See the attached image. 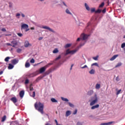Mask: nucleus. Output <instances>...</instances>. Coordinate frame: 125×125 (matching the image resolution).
I'll list each match as a JSON object with an SVG mask.
<instances>
[{
    "label": "nucleus",
    "mask_w": 125,
    "mask_h": 125,
    "mask_svg": "<svg viewBox=\"0 0 125 125\" xmlns=\"http://www.w3.org/2000/svg\"><path fill=\"white\" fill-rule=\"evenodd\" d=\"M35 108L36 110L40 112L41 114H43V104L41 102L35 104Z\"/></svg>",
    "instance_id": "1"
},
{
    "label": "nucleus",
    "mask_w": 125,
    "mask_h": 125,
    "mask_svg": "<svg viewBox=\"0 0 125 125\" xmlns=\"http://www.w3.org/2000/svg\"><path fill=\"white\" fill-rule=\"evenodd\" d=\"M50 65H52V63H49L45 65L44 66L41 67L39 70L40 73L42 74V73H44V72H45V70H46V68H47V67H49Z\"/></svg>",
    "instance_id": "2"
},
{
    "label": "nucleus",
    "mask_w": 125,
    "mask_h": 125,
    "mask_svg": "<svg viewBox=\"0 0 125 125\" xmlns=\"http://www.w3.org/2000/svg\"><path fill=\"white\" fill-rule=\"evenodd\" d=\"M77 51H78V49H77L73 50H71V51H70V49H68L66 51L65 55H68V54H72V55L75 54V53H76V52H77Z\"/></svg>",
    "instance_id": "3"
},
{
    "label": "nucleus",
    "mask_w": 125,
    "mask_h": 125,
    "mask_svg": "<svg viewBox=\"0 0 125 125\" xmlns=\"http://www.w3.org/2000/svg\"><path fill=\"white\" fill-rule=\"evenodd\" d=\"M28 28H29V25H28L27 24L24 23L22 24L21 26V30H23V29L25 30V29H26L25 32H28V31L30 30V29Z\"/></svg>",
    "instance_id": "4"
},
{
    "label": "nucleus",
    "mask_w": 125,
    "mask_h": 125,
    "mask_svg": "<svg viewBox=\"0 0 125 125\" xmlns=\"http://www.w3.org/2000/svg\"><path fill=\"white\" fill-rule=\"evenodd\" d=\"M89 37V35L85 34H82L81 35V38L82 39L83 41H85Z\"/></svg>",
    "instance_id": "5"
},
{
    "label": "nucleus",
    "mask_w": 125,
    "mask_h": 125,
    "mask_svg": "<svg viewBox=\"0 0 125 125\" xmlns=\"http://www.w3.org/2000/svg\"><path fill=\"white\" fill-rule=\"evenodd\" d=\"M42 29H45V30H48V31H49V32H51L52 33H55V31L48 26H43L42 27Z\"/></svg>",
    "instance_id": "6"
},
{
    "label": "nucleus",
    "mask_w": 125,
    "mask_h": 125,
    "mask_svg": "<svg viewBox=\"0 0 125 125\" xmlns=\"http://www.w3.org/2000/svg\"><path fill=\"white\" fill-rule=\"evenodd\" d=\"M98 101V98H97V97H96L95 99L90 103V106H93L94 104H96V103H97Z\"/></svg>",
    "instance_id": "7"
},
{
    "label": "nucleus",
    "mask_w": 125,
    "mask_h": 125,
    "mask_svg": "<svg viewBox=\"0 0 125 125\" xmlns=\"http://www.w3.org/2000/svg\"><path fill=\"white\" fill-rule=\"evenodd\" d=\"M11 101H12L13 103L14 104H16V103H17V98H16V97H12L11 99H10Z\"/></svg>",
    "instance_id": "8"
},
{
    "label": "nucleus",
    "mask_w": 125,
    "mask_h": 125,
    "mask_svg": "<svg viewBox=\"0 0 125 125\" xmlns=\"http://www.w3.org/2000/svg\"><path fill=\"white\" fill-rule=\"evenodd\" d=\"M112 124H115V122L111 121V122H109L108 123H102V124H101V125H112Z\"/></svg>",
    "instance_id": "9"
},
{
    "label": "nucleus",
    "mask_w": 125,
    "mask_h": 125,
    "mask_svg": "<svg viewBox=\"0 0 125 125\" xmlns=\"http://www.w3.org/2000/svg\"><path fill=\"white\" fill-rule=\"evenodd\" d=\"M19 61L18 60H16V59L12 60L11 61V63H13V65H16V64L18 63Z\"/></svg>",
    "instance_id": "10"
},
{
    "label": "nucleus",
    "mask_w": 125,
    "mask_h": 125,
    "mask_svg": "<svg viewBox=\"0 0 125 125\" xmlns=\"http://www.w3.org/2000/svg\"><path fill=\"white\" fill-rule=\"evenodd\" d=\"M24 94H25V92L23 90H21L20 92V97L21 98H23L24 97Z\"/></svg>",
    "instance_id": "11"
},
{
    "label": "nucleus",
    "mask_w": 125,
    "mask_h": 125,
    "mask_svg": "<svg viewBox=\"0 0 125 125\" xmlns=\"http://www.w3.org/2000/svg\"><path fill=\"white\" fill-rule=\"evenodd\" d=\"M32 45L29 43L28 41H25L24 42V47H28V46H31Z\"/></svg>",
    "instance_id": "12"
},
{
    "label": "nucleus",
    "mask_w": 125,
    "mask_h": 125,
    "mask_svg": "<svg viewBox=\"0 0 125 125\" xmlns=\"http://www.w3.org/2000/svg\"><path fill=\"white\" fill-rule=\"evenodd\" d=\"M118 56H119V55H115L114 56H113L110 59V61H114V60H115V59H116V58H117V57H118Z\"/></svg>",
    "instance_id": "13"
},
{
    "label": "nucleus",
    "mask_w": 125,
    "mask_h": 125,
    "mask_svg": "<svg viewBox=\"0 0 125 125\" xmlns=\"http://www.w3.org/2000/svg\"><path fill=\"white\" fill-rule=\"evenodd\" d=\"M14 67V66L11 63H10L9 64V65L8 66V69L9 70H11V69H13Z\"/></svg>",
    "instance_id": "14"
},
{
    "label": "nucleus",
    "mask_w": 125,
    "mask_h": 125,
    "mask_svg": "<svg viewBox=\"0 0 125 125\" xmlns=\"http://www.w3.org/2000/svg\"><path fill=\"white\" fill-rule=\"evenodd\" d=\"M96 108H99V104H96L91 107L92 110H94V109H96Z\"/></svg>",
    "instance_id": "15"
},
{
    "label": "nucleus",
    "mask_w": 125,
    "mask_h": 125,
    "mask_svg": "<svg viewBox=\"0 0 125 125\" xmlns=\"http://www.w3.org/2000/svg\"><path fill=\"white\" fill-rule=\"evenodd\" d=\"M70 115H71V111L67 110L66 112L65 117H69V116H70Z\"/></svg>",
    "instance_id": "16"
},
{
    "label": "nucleus",
    "mask_w": 125,
    "mask_h": 125,
    "mask_svg": "<svg viewBox=\"0 0 125 125\" xmlns=\"http://www.w3.org/2000/svg\"><path fill=\"white\" fill-rule=\"evenodd\" d=\"M84 5L85 6L86 9L88 11H89V10H90V8H89V6H88V5H87L86 3H85Z\"/></svg>",
    "instance_id": "17"
},
{
    "label": "nucleus",
    "mask_w": 125,
    "mask_h": 125,
    "mask_svg": "<svg viewBox=\"0 0 125 125\" xmlns=\"http://www.w3.org/2000/svg\"><path fill=\"white\" fill-rule=\"evenodd\" d=\"M65 12H66V13H67V14H69L70 15H72V13H71V12H70V10H69V9H66L65 10Z\"/></svg>",
    "instance_id": "18"
},
{
    "label": "nucleus",
    "mask_w": 125,
    "mask_h": 125,
    "mask_svg": "<svg viewBox=\"0 0 125 125\" xmlns=\"http://www.w3.org/2000/svg\"><path fill=\"white\" fill-rule=\"evenodd\" d=\"M89 74H90L91 75H93L94 74H95V70H94V69H91L89 72Z\"/></svg>",
    "instance_id": "19"
},
{
    "label": "nucleus",
    "mask_w": 125,
    "mask_h": 125,
    "mask_svg": "<svg viewBox=\"0 0 125 125\" xmlns=\"http://www.w3.org/2000/svg\"><path fill=\"white\" fill-rule=\"evenodd\" d=\"M27 77L28 78H34V77H35V74H34V73H31L30 74L27 75Z\"/></svg>",
    "instance_id": "20"
},
{
    "label": "nucleus",
    "mask_w": 125,
    "mask_h": 125,
    "mask_svg": "<svg viewBox=\"0 0 125 125\" xmlns=\"http://www.w3.org/2000/svg\"><path fill=\"white\" fill-rule=\"evenodd\" d=\"M11 43L12 44V45H17V42L16 41H12Z\"/></svg>",
    "instance_id": "21"
},
{
    "label": "nucleus",
    "mask_w": 125,
    "mask_h": 125,
    "mask_svg": "<svg viewBox=\"0 0 125 125\" xmlns=\"http://www.w3.org/2000/svg\"><path fill=\"white\" fill-rule=\"evenodd\" d=\"M71 45H72V44L67 43L64 46V47H65V48H68V47H70L71 46Z\"/></svg>",
    "instance_id": "22"
},
{
    "label": "nucleus",
    "mask_w": 125,
    "mask_h": 125,
    "mask_svg": "<svg viewBox=\"0 0 125 125\" xmlns=\"http://www.w3.org/2000/svg\"><path fill=\"white\" fill-rule=\"evenodd\" d=\"M58 52H59V50H58V48H55L53 51V53H58Z\"/></svg>",
    "instance_id": "23"
},
{
    "label": "nucleus",
    "mask_w": 125,
    "mask_h": 125,
    "mask_svg": "<svg viewBox=\"0 0 125 125\" xmlns=\"http://www.w3.org/2000/svg\"><path fill=\"white\" fill-rule=\"evenodd\" d=\"M30 66V63L27 62L25 63V68H29Z\"/></svg>",
    "instance_id": "24"
},
{
    "label": "nucleus",
    "mask_w": 125,
    "mask_h": 125,
    "mask_svg": "<svg viewBox=\"0 0 125 125\" xmlns=\"http://www.w3.org/2000/svg\"><path fill=\"white\" fill-rule=\"evenodd\" d=\"M61 99L63 101H65V102H69V100H68L67 98L62 97Z\"/></svg>",
    "instance_id": "25"
},
{
    "label": "nucleus",
    "mask_w": 125,
    "mask_h": 125,
    "mask_svg": "<svg viewBox=\"0 0 125 125\" xmlns=\"http://www.w3.org/2000/svg\"><path fill=\"white\" fill-rule=\"evenodd\" d=\"M51 101H52V102H53V103H56V102H58L57 100H56V99H55V98H52L51 99Z\"/></svg>",
    "instance_id": "26"
},
{
    "label": "nucleus",
    "mask_w": 125,
    "mask_h": 125,
    "mask_svg": "<svg viewBox=\"0 0 125 125\" xmlns=\"http://www.w3.org/2000/svg\"><path fill=\"white\" fill-rule=\"evenodd\" d=\"M105 3H104V2H103L99 6V7L100 8H102V7H103Z\"/></svg>",
    "instance_id": "27"
},
{
    "label": "nucleus",
    "mask_w": 125,
    "mask_h": 125,
    "mask_svg": "<svg viewBox=\"0 0 125 125\" xmlns=\"http://www.w3.org/2000/svg\"><path fill=\"white\" fill-rule=\"evenodd\" d=\"M6 120V116L4 115V116L2 118L1 122H4V121H5Z\"/></svg>",
    "instance_id": "28"
},
{
    "label": "nucleus",
    "mask_w": 125,
    "mask_h": 125,
    "mask_svg": "<svg viewBox=\"0 0 125 125\" xmlns=\"http://www.w3.org/2000/svg\"><path fill=\"white\" fill-rule=\"evenodd\" d=\"M9 59H10V57H7L6 58H5L4 61H5V62H8V61H9Z\"/></svg>",
    "instance_id": "29"
},
{
    "label": "nucleus",
    "mask_w": 125,
    "mask_h": 125,
    "mask_svg": "<svg viewBox=\"0 0 125 125\" xmlns=\"http://www.w3.org/2000/svg\"><path fill=\"white\" fill-rule=\"evenodd\" d=\"M122 65V62H119L117 64V65L115 66V68H118V67H120V66Z\"/></svg>",
    "instance_id": "30"
},
{
    "label": "nucleus",
    "mask_w": 125,
    "mask_h": 125,
    "mask_svg": "<svg viewBox=\"0 0 125 125\" xmlns=\"http://www.w3.org/2000/svg\"><path fill=\"white\" fill-rule=\"evenodd\" d=\"M96 88L97 89H99V88H100V84H96Z\"/></svg>",
    "instance_id": "31"
},
{
    "label": "nucleus",
    "mask_w": 125,
    "mask_h": 125,
    "mask_svg": "<svg viewBox=\"0 0 125 125\" xmlns=\"http://www.w3.org/2000/svg\"><path fill=\"white\" fill-rule=\"evenodd\" d=\"M22 51V50L21 48H18L17 49V52H18V53H20V52H21Z\"/></svg>",
    "instance_id": "32"
},
{
    "label": "nucleus",
    "mask_w": 125,
    "mask_h": 125,
    "mask_svg": "<svg viewBox=\"0 0 125 125\" xmlns=\"http://www.w3.org/2000/svg\"><path fill=\"white\" fill-rule=\"evenodd\" d=\"M93 93V91H89L88 92V95H91Z\"/></svg>",
    "instance_id": "33"
},
{
    "label": "nucleus",
    "mask_w": 125,
    "mask_h": 125,
    "mask_svg": "<svg viewBox=\"0 0 125 125\" xmlns=\"http://www.w3.org/2000/svg\"><path fill=\"white\" fill-rule=\"evenodd\" d=\"M92 66H97V67H98V63L97 62H95L93 63V64H92L91 65Z\"/></svg>",
    "instance_id": "34"
},
{
    "label": "nucleus",
    "mask_w": 125,
    "mask_h": 125,
    "mask_svg": "<svg viewBox=\"0 0 125 125\" xmlns=\"http://www.w3.org/2000/svg\"><path fill=\"white\" fill-rule=\"evenodd\" d=\"M102 10L100 9H98L97 11H95L96 13H101Z\"/></svg>",
    "instance_id": "35"
},
{
    "label": "nucleus",
    "mask_w": 125,
    "mask_h": 125,
    "mask_svg": "<svg viewBox=\"0 0 125 125\" xmlns=\"http://www.w3.org/2000/svg\"><path fill=\"white\" fill-rule=\"evenodd\" d=\"M60 58H61V55H59L57 58H56L55 59V61H56L57 60H59V59H60Z\"/></svg>",
    "instance_id": "36"
},
{
    "label": "nucleus",
    "mask_w": 125,
    "mask_h": 125,
    "mask_svg": "<svg viewBox=\"0 0 125 125\" xmlns=\"http://www.w3.org/2000/svg\"><path fill=\"white\" fill-rule=\"evenodd\" d=\"M91 12L92 13L93 12H95V8H93L91 9Z\"/></svg>",
    "instance_id": "37"
},
{
    "label": "nucleus",
    "mask_w": 125,
    "mask_h": 125,
    "mask_svg": "<svg viewBox=\"0 0 125 125\" xmlns=\"http://www.w3.org/2000/svg\"><path fill=\"white\" fill-rule=\"evenodd\" d=\"M68 104H69V105L70 107H72V108L74 107V104H71V103H68Z\"/></svg>",
    "instance_id": "38"
},
{
    "label": "nucleus",
    "mask_w": 125,
    "mask_h": 125,
    "mask_svg": "<svg viewBox=\"0 0 125 125\" xmlns=\"http://www.w3.org/2000/svg\"><path fill=\"white\" fill-rule=\"evenodd\" d=\"M32 97H35L36 96V92L34 91L33 92L32 95H31Z\"/></svg>",
    "instance_id": "39"
},
{
    "label": "nucleus",
    "mask_w": 125,
    "mask_h": 125,
    "mask_svg": "<svg viewBox=\"0 0 125 125\" xmlns=\"http://www.w3.org/2000/svg\"><path fill=\"white\" fill-rule=\"evenodd\" d=\"M28 83H29V80L28 79L25 80V84H28Z\"/></svg>",
    "instance_id": "40"
},
{
    "label": "nucleus",
    "mask_w": 125,
    "mask_h": 125,
    "mask_svg": "<svg viewBox=\"0 0 125 125\" xmlns=\"http://www.w3.org/2000/svg\"><path fill=\"white\" fill-rule=\"evenodd\" d=\"M93 59H94V60H95V61L98 60V56L93 57Z\"/></svg>",
    "instance_id": "41"
},
{
    "label": "nucleus",
    "mask_w": 125,
    "mask_h": 125,
    "mask_svg": "<svg viewBox=\"0 0 125 125\" xmlns=\"http://www.w3.org/2000/svg\"><path fill=\"white\" fill-rule=\"evenodd\" d=\"M121 91H122V89L119 90L116 93L117 95H119V94L121 93Z\"/></svg>",
    "instance_id": "42"
},
{
    "label": "nucleus",
    "mask_w": 125,
    "mask_h": 125,
    "mask_svg": "<svg viewBox=\"0 0 125 125\" xmlns=\"http://www.w3.org/2000/svg\"><path fill=\"white\" fill-rule=\"evenodd\" d=\"M30 63H35V60L34 59H32L30 60Z\"/></svg>",
    "instance_id": "43"
},
{
    "label": "nucleus",
    "mask_w": 125,
    "mask_h": 125,
    "mask_svg": "<svg viewBox=\"0 0 125 125\" xmlns=\"http://www.w3.org/2000/svg\"><path fill=\"white\" fill-rule=\"evenodd\" d=\"M77 113H78V110L77 109H75V110L73 112V115H76V114H77Z\"/></svg>",
    "instance_id": "44"
},
{
    "label": "nucleus",
    "mask_w": 125,
    "mask_h": 125,
    "mask_svg": "<svg viewBox=\"0 0 125 125\" xmlns=\"http://www.w3.org/2000/svg\"><path fill=\"white\" fill-rule=\"evenodd\" d=\"M17 35H18V36H19V37H22L23 36V34H22L21 33H18Z\"/></svg>",
    "instance_id": "45"
},
{
    "label": "nucleus",
    "mask_w": 125,
    "mask_h": 125,
    "mask_svg": "<svg viewBox=\"0 0 125 125\" xmlns=\"http://www.w3.org/2000/svg\"><path fill=\"white\" fill-rule=\"evenodd\" d=\"M102 13H106V8H104V9L102 10Z\"/></svg>",
    "instance_id": "46"
},
{
    "label": "nucleus",
    "mask_w": 125,
    "mask_h": 125,
    "mask_svg": "<svg viewBox=\"0 0 125 125\" xmlns=\"http://www.w3.org/2000/svg\"><path fill=\"white\" fill-rule=\"evenodd\" d=\"M1 31H2V32H6V29L5 28H2Z\"/></svg>",
    "instance_id": "47"
},
{
    "label": "nucleus",
    "mask_w": 125,
    "mask_h": 125,
    "mask_svg": "<svg viewBox=\"0 0 125 125\" xmlns=\"http://www.w3.org/2000/svg\"><path fill=\"white\" fill-rule=\"evenodd\" d=\"M81 68L82 69H84L85 68H87V65H85L83 67H82Z\"/></svg>",
    "instance_id": "48"
},
{
    "label": "nucleus",
    "mask_w": 125,
    "mask_h": 125,
    "mask_svg": "<svg viewBox=\"0 0 125 125\" xmlns=\"http://www.w3.org/2000/svg\"><path fill=\"white\" fill-rule=\"evenodd\" d=\"M55 123L56 124V125H61L60 124H58V122H57V120L56 119L55 120Z\"/></svg>",
    "instance_id": "49"
},
{
    "label": "nucleus",
    "mask_w": 125,
    "mask_h": 125,
    "mask_svg": "<svg viewBox=\"0 0 125 125\" xmlns=\"http://www.w3.org/2000/svg\"><path fill=\"white\" fill-rule=\"evenodd\" d=\"M77 125H83V124L81 122H78Z\"/></svg>",
    "instance_id": "50"
},
{
    "label": "nucleus",
    "mask_w": 125,
    "mask_h": 125,
    "mask_svg": "<svg viewBox=\"0 0 125 125\" xmlns=\"http://www.w3.org/2000/svg\"><path fill=\"white\" fill-rule=\"evenodd\" d=\"M29 88H30V90L31 91H32V90H33V89H34V88H33V87H29Z\"/></svg>",
    "instance_id": "51"
},
{
    "label": "nucleus",
    "mask_w": 125,
    "mask_h": 125,
    "mask_svg": "<svg viewBox=\"0 0 125 125\" xmlns=\"http://www.w3.org/2000/svg\"><path fill=\"white\" fill-rule=\"evenodd\" d=\"M6 45H9V46H11L12 45V44H10V43H7Z\"/></svg>",
    "instance_id": "52"
},
{
    "label": "nucleus",
    "mask_w": 125,
    "mask_h": 125,
    "mask_svg": "<svg viewBox=\"0 0 125 125\" xmlns=\"http://www.w3.org/2000/svg\"><path fill=\"white\" fill-rule=\"evenodd\" d=\"M42 39H43V37H40L39 38V41H42Z\"/></svg>",
    "instance_id": "53"
},
{
    "label": "nucleus",
    "mask_w": 125,
    "mask_h": 125,
    "mask_svg": "<svg viewBox=\"0 0 125 125\" xmlns=\"http://www.w3.org/2000/svg\"><path fill=\"white\" fill-rule=\"evenodd\" d=\"M20 15H21L20 13H17V14H16V17H18V16H20Z\"/></svg>",
    "instance_id": "54"
},
{
    "label": "nucleus",
    "mask_w": 125,
    "mask_h": 125,
    "mask_svg": "<svg viewBox=\"0 0 125 125\" xmlns=\"http://www.w3.org/2000/svg\"><path fill=\"white\" fill-rule=\"evenodd\" d=\"M2 74H3V71H0V75H2Z\"/></svg>",
    "instance_id": "55"
},
{
    "label": "nucleus",
    "mask_w": 125,
    "mask_h": 125,
    "mask_svg": "<svg viewBox=\"0 0 125 125\" xmlns=\"http://www.w3.org/2000/svg\"><path fill=\"white\" fill-rule=\"evenodd\" d=\"M80 41H81V38H78L77 40V42H80Z\"/></svg>",
    "instance_id": "56"
},
{
    "label": "nucleus",
    "mask_w": 125,
    "mask_h": 125,
    "mask_svg": "<svg viewBox=\"0 0 125 125\" xmlns=\"http://www.w3.org/2000/svg\"><path fill=\"white\" fill-rule=\"evenodd\" d=\"M63 5L64 6H66V7H67V5L66 4V3H65L64 2H63Z\"/></svg>",
    "instance_id": "57"
},
{
    "label": "nucleus",
    "mask_w": 125,
    "mask_h": 125,
    "mask_svg": "<svg viewBox=\"0 0 125 125\" xmlns=\"http://www.w3.org/2000/svg\"><path fill=\"white\" fill-rule=\"evenodd\" d=\"M21 16L22 17L24 18L25 17V15H24V14H21Z\"/></svg>",
    "instance_id": "58"
},
{
    "label": "nucleus",
    "mask_w": 125,
    "mask_h": 125,
    "mask_svg": "<svg viewBox=\"0 0 125 125\" xmlns=\"http://www.w3.org/2000/svg\"><path fill=\"white\" fill-rule=\"evenodd\" d=\"M31 30H35V27H31Z\"/></svg>",
    "instance_id": "59"
},
{
    "label": "nucleus",
    "mask_w": 125,
    "mask_h": 125,
    "mask_svg": "<svg viewBox=\"0 0 125 125\" xmlns=\"http://www.w3.org/2000/svg\"><path fill=\"white\" fill-rule=\"evenodd\" d=\"M73 66H74V64H72L70 67V70H72V68H73Z\"/></svg>",
    "instance_id": "60"
},
{
    "label": "nucleus",
    "mask_w": 125,
    "mask_h": 125,
    "mask_svg": "<svg viewBox=\"0 0 125 125\" xmlns=\"http://www.w3.org/2000/svg\"><path fill=\"white\" fill-rule=\"evenodd\" d=\"M118 79H119V77H116V81H117V82L119 81V80H118Z\"/></svg>",
    "instance_id": "61"
},
{
    "label": "nucleus",
    "mask_w": 125,
    "mask_h": 125,
    "mask_svg": "<svg viewBox=\"0 0 125 125\" xmlns=\"http://www.w3.org/2000/svg\"><path fill=\"white\" fill-rule=\"evenodd\" d=\"M39 81H40V78H37L36 79V82H39Z\"/></svg>",
    "instance_id": "62"
},
{
    "label": "nucleus",
    "mask_w": 125,
    "mask_h": 125,
    "mask_svg": "<svg viewBox=\"0 0 125 125\" xmlns=\"http://www.w3.org/2000/svg\"><path fill=\"white\" fill-rule=\"evenodd\" d=\"M45 125H51V124H49V123H46L45 124Z\"/></svg>",
    "instance_id": "63"
},
{
    "label": "nucleus",
    "mask_w": 125,
    "mask_h": 125,
    "mask_svg": "<svg viewBox=\"0 0 125 125\" xmlns=\"http://www.w3.org/2000/svg\"><path fill=\"white\" fill-rule=\"evenodd\" d=\"M15 45H12L11 46H12L13 47H15Z\"/></svg>",
    "instance_id": "64"
}]
</instances>
